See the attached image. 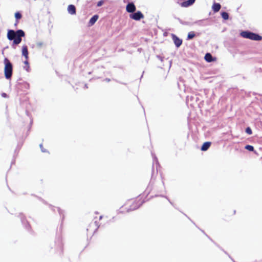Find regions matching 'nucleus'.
I'll use <instances>...</instances> for the list:
<instances>
[{"mask_svg": "<svg viewBox=\"0 0 262 262\" xmlns=\"http://www.w3.org/2000/svg\"><path fill=\"white\" fill-rule=\"evenodd\" d=\"M143 203L140 197L128 200L120 208L121 213L129 212L139 208Z\"/></svg>", "mask_w": 262, "mask_h": 262, "instance_id": "f257e3e1", "label": "nucleus"}, {"mask_svg": "<svg viewBox=\"0 0 262 262\" xmlns=\"http://www.w3.org/2000/svg\"><path fill=\"white\" fill-rule=\"evenodd\" d=\"M25 35V32L22 30L16 31L9 30L8 31L7 37L9 40H13V44L18 45L21 41V37H24Z\"/></svg>", "mask_w": 262, "mask_h": 262, "instance_id": "f03ea898", "label": "nucleus"}, {"mask_svg": "<svg viewBox=\"0 0 262 262\" xmlns=\"http://www.w3.org/2000/svg\"><path fill=\"white\" fill-rule=\"evenodd\" d=\"M4 62L5 64V76L6 79H9L11 77L12 74V64L7 58H5Z\"/></svg>", "mask_w": 262, "mask_h": 262, "instance_id": "7ed1b4c3", "label": "nucleus"}, {"mask_svg": "<svg viewBox=\"0 0 262 262\" xmlns=\"http://www.w3.org/2000/svg\"><path fill=\"white\" fill-rule=\"evenodd\" d=\"M241 35L245 38H248L253 40H261L262 37L258 34L249 31H243Z\"/></svg>", "mask_w": 262, "mask_h": 262, "instance_id": "20e7f679", "label": "nucleus"}, {"mask_svg": "<svg viewBox=\"0 0 262 262\" xmlns=\"http://www.w3.org/2000/svg\"><path fill=\"white\" fill-rule=\"evenodd\" d=\"M129 17L134 20H139L144 18V15L141 13V12L139 11L133 14H130Z\"/></svg>", "mask_w": 262, "mask_h": 262, "instance_id": "39448f33", "label": "nucleus"}, {"mask_svg": "<svg viewBox=\"0 0 262 262\" xmlns=\"http://www.w3.org/2000/svg\"><path fill=\"white\" fill-rule=\"evenodd\" d=\"M126 10L129 13H133L136 10V6L133 3H129L126 6Z\"/></svg>", "mask_w": 262, "mask_h": 262, "instance_id": "423d86ee", "label": "nucleus"}, {"mask_svg": "<svg viewBox=\"0 0 262 262\" xmlns=\"http://www.w3.org/2000/svg\"><path fill=\"white\" fill-rule=\"evenodd\" d=\"M172 39L177 47H179L182 43V39H180L175 35H172Z\"/></svg>", "mask_w": 262, "mask_h": 262, "instance_id": "0eeeda50", "label": "nucleus"}, {"mask_svg": "<svg viewBox=\"0 0 262 262\" xmlns=\"http://www.w3.org/2000/svg\"><path fill=\"white\" fill-rule=\"evenodd\" d=\"M195 2V0H188L184 1L180 4V5L182 7H188L192 5Z\"/></svg>", "mask_w": 262, "mask_h": 262, "instance_id": "6e6552de", "label": "nucleus"}, {"mask_svg": "<svg viewBox=\"0 0 262 262\" xmlns=\"http://www.w3.org/2000/svg\"><path fill=\"white\" fill-rule=\"evenodd\" d=\"M68 10L69 13L72 15L76 14V8L73 5H70L68 7Z\"/></svg>", "mask_w": 262, "mask_h": 262, "instance_id": "1a4fd4ad", "label": "nucleus"}, {"mask_svg": "<svg viewBox=\"0 0 262 262\" xmlns=\"http://www.w3.org/2000/svg\"><path fill=\"white\" fill-rule=\"evenodd\" d=\"M98 15H94L90 20L89 22V25L90 26H93L95 23L96 21L98 20Z\"/></svg>", "mask_w": 262, "mask_h": 262, "instance_id": "9d476101", "label": "nucleus"}, {"mask_svg": "<svg viewBox=\"0 0 262 262\" xmlns=\"http://www.w3.org/2000/svg\"><path fill=\"white\" fill-rule=\"evenodd\" d=\"M221 8V6L219 3H214L212 7V9L214 12H218Z\"/></svg>", "mask_w": 262, "mask_h": 262, "instance_id": "9b49d317", "label": "nucleus"}, {"mask_svg": "<svg viewBox=\"0 0 262 262\" xmlns=\"http://www.w3.org/2000/svg\"><path fill=\"white\" fill-rule=\"evenodd\" d=\"M22 55L25 56L26 59L28 58V48L26 46H24L22 48Z\"/></svg>", "mask_w": 262, "mask_h": 262, "instance_id": "f8f14e48", "label": "nucleus"}, {"mask_svg": "<svg viewBox=\"0 0 262 262\" xmlns=\"http://www.w3.org/2000/svg\"><path fill=\"white\" fill-rule=\"evenodd\" d=\"M205 60L208 62H210L213 61H215V59H213L211 54L207 53L205 55L204 57Z\"/></svg>", "mask_w": 262, "mask_h": 262, "instance_id": "ddd939ff", "label": "nucleus"}, {"mask_svg": "<svg viewBox=\"0 0 262 262\" xmlns=\"http://www.w3.org/2000/svg\"><path fill=\"white\" fill-rule=\"evenodd\" d=\"M210 145H211L210 142H206L204 143V144L202 145V146L201 147V150L202 151H206L210 147Z\"/></svg>", "mask_w": 262, "mask_h": 262, "instance_id": "4468645a", "label": "nucleus"}, {"mask_svg": "<svg viewBox=\"0 0 262 262\" xmlns=\"http://www.w3.org/2000/svg\"><path fill=\"white\" fill-rule=\"evenodd\" d=\"M96 222H92L90 225V228H91L92 226L93 227V229L92 230V231H93V232H95L96 230H97V229L98 228V226L96 224Z\"/></svg>", "mask_w": 262, "mask_h": 262, "instance_id": "2eb2a0df", "label": "nucleus"}, {"mask_svg": "<svg viewBox=\"0 0 262 262\" xmlns=\"http://www.w3.org/2000/svg\"><path fill=\"white\" fill-rule=\"evenodd\" d=\"M195 36L194 32L191 31L188 33L187 35V39H191Z\"/></svg>", "mask_w": 262, "mask_h": 262, "instance_id": "dca6fc26", "label": "nucleus"}, {"mask_svg": "<svg viewBox=\"0 0 262 262\" xmlns=\"http://www.w3.org/2000/svg\"><path fill=\"white\" fill-rule=\"evenodd\" d=\"M45 46V44L42 41H38L36 43V47L38 48H41Z\"/></svg>", "mask_w": 262, "mask_h": 262, "instance_id": "f3484780", "label": "nucleus"}, {"mask_svg": "<svg viewBox=\"0 0 262 262\" xmlns=\"http://www.w3.org/2000/svg\"><path fill=\"white\" fill-rule=\"evenodd\" d=\"M221 15L223 18H224L225 20H227L229 18L228 14L226 12H222Z\"/></svg>", "mask_w": 262, "mask_h": 262, "instance_id": "a211bd4d", "label": "nucleus"}, {"mask_svg": "<svg viewBox=\"0 0 262 262\" xmlns=\"http://www.w3.org/2000/svg\"><path fill=\"white\" fill-rule=\"evenodd\" d=\"M21 14L17 12L15 13V17L16 19H19L21 18Z\"/></svg>", "mask_w": 262, "mask_h": 262, "instance_id": "6ab92c4d", "label": "nucleus"}, {"mask_svg": "<svg viewBox=\"0 0 262 262\" xmlns=\"http://www.w3.org/2000/svg\"><path fill=\"white\" fill-rule=\"evenodd\" d=\"M245 148L249 151H253L254 147L252 145H247L245 146Z\"/></svg>", "mask_w": 262, "mask_h": 262, "instance_id": "aec40b11", "label": "nucleus"}, {"mask_svg": "<svg viewBox=\"0 0 262 262\" xmlns=\"http://www.w3.org/2000/svg\"><path fill=\"white\" fill-rule=\"evenodd\" d=\"M246 132L247 134L251 135L252 134V130L250 127H247L246 129Z\"/></svg>", "mask_w": 262, "mask_h": 262, "instance_id": "412c9836", "label": "nucleus"}, {"mask_svg": "<svg viewBox=\"0 0 262 262\" xmlns=\"http://www.w3.org/2000/svg\"><path fill=\"white\" fill-rule=\"evenodd\" d=\"M39 146H40V148L41 149V150L42 152H47V150H45L43 148V146H42V144H40L39 145Z\"/></svg>", "mask_w": 262, "mask_h": 262, "instance_id": "4be33fe9", "label": "nucleus"}, {"mask_svg": "<svg viewBox=\"0 0 262 262\" xmlns=\"http://www.w3.org/2000/svg\"><path fill=\"white\" fill-rule=\"evenodd\" d=\"M27 71L29 72V66L26 65L24 68Z\"/></svg>", "mask_w": 262, "mask_h": 262, "instance_id": "5701e85b", "label": "nucleus"}, {"mask_svg": "<svg viewBox=\"0 0 262 262\" xmlns=\"http://www.w3.org/2000/svg\"><path fill=\"white\" fill-rule=\"evenodd\" d=\"M24 63L25 64V65L29 66V63H28V59H26L24 61Z\"/></svg>", "mask_w": 262, "mask_h": 262, "instance_id": "b1692460", "label": "nucleus"}, {"mask_svg": "<svg viewBox=\"0 0 262 262\" xmlns=\"http://www.w3.org/2000/svg\"><path fill=\"white\" fill-rule=\"evenodd\" d=\"M2 96L3 97H7V94L6 93H4L2 94Z\"/></svg>", "mask_w": 262, "mask_h": 262, "instance_id": "393cba45", "label": "nucleus"}, {"mask_svg": "<svg viewBox=\"0 0 262 262\" xmlns=\"http://www.w3.org/2000/svg\"><path fill=\"white\" fill-rule=\"evenodd\" d=\"M101 4H102V3H101V2H99L98 3V5H98V6H100L101 5Z\"/></svg>", "mask_w": 262, "mask_h": 262, "instance_id": "a878e982", "label": "nucleus"}, {"mask_svg": "<svg viewBox=\"0 0 262 262\" xmlns=\"http://www.w3.org/2000/svg\"><path fill=\"white\" fill-rule=\"evenodd\" d=\"M84 88H85V89H88V84H85V85H84Z\"/></svg>", "mask_w": 262, "mask_h": 262, "instance_id": "bb28decb", "label": "nucleus"}]
</instances>
